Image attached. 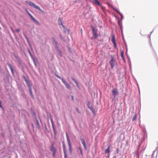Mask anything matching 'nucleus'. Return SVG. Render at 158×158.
Here are the masks:
<instances>
[{"label": "nucleus", "instance_id": "nucleus-1", "mask_svg": "<svg viewBox=\"0 0 158 158\" xmlns=\"http://www.w3.org/2000/svg\"><path fill=\"white\" fill-rule=\"evenodd\" d=\"M111 68L113 69L117 65V62L116 60L115 57L114 56H111L110 60L109 62Z\"/></svg>", "mask_w": 158, "mask_h": 158}, {"label": "nucleus", "instance_id": "nucleus-2", "mask_svg": "<svg viewBox=\"0 0 158 158\" xmlns=\"http://www.w3.org/2000/svg\"><path fill=\"white\" fill-rule=\"evenodd\" d=\"M26 2L30 6L32 7L35 9L38 10L43 13H44V11L41 9L40 8L39 6L36 5L33 2L31 1H26Z\"/></svg>", "mask_w": 158, "mask_h": 158}, {"label": "nucleus", "instance_id": "nucleus-3", "mask_svg": "<svg viewBox=\"0 0 158 158\" xmlns=\"http://www.w3.org/2000/svg\"><path fill=\"white\" fill-rule=\"evenodd\" d=\"M55 75L56 77L61 80L62 82L64 83L67 88L69 90L71 89V86L63 78H61L56 73L55 74Z\"/></svg>", "mask_w": 158, "mask_h": 158}, {"label": "nucleus", "instance_id": "nucleus-4", "mask_svg": "<svg viewBox=\"0 0 158 158\" xmlns=\"http://www.w3.org/2000/svg\"><path fill=\"white\" fill-rule=\"evenodd\" d=\"M66 136L67 141L68 143V144L69 147V150L70 152V154H72V145L71 144L70 140L69 139V136L68 135L67 133H66Z\"/></svg>", "mask_w": 158, "mask_h": 158}, {"label": "nucleus", "instance_id": "nucleus-5", "mask_svg": "<svg viewBox=\"0 0 158 158\" xmlns=\"http://www.w3.org/2000/svg\"><path fill=\"white\" fill-rule=\"evenodd\" d=\"M111 40L113 43L114 48L115 49H117L116 43V40L115 39V35L113 34H112L111 35Z\"/></svg>", "mask_w": 158, "mask_h": 158}, {"label": "nucleus", "instance_id": "nucleus-6", "mask_svg": "<svg viewBox=\"0 0 158 158\" xmlns=\"http://www.w3.org/2000/svg\"><path fill=\"white\" fill-rule=\"evenodd\" d=\"M92 33L94 35V38L96 39L98 38V35L97 34V32L98 31L97 29L94 28V27H92Z\"/></svg>", "mask_w": 158, "mask_h": 158}, {"label": "nucleus", "instance_id": "nucleus-7", "mask_svg": "<svg viewBox=\"0 0 158 158\" xmlns=\"http://www.w3.org/2000/svg\"><path fill=\"white\" fill-rule=\"evenodd\" d=\"M63 151H64V158H67V152H66V150L64 142H63Z\"/></svg>", "mask_w": 158, "mask_h": 158}, {"label": "nucleus", "instance_id": "nucleus-8", "mask_svg": "<svg viewBox=\"0 0 158 158\" xmlns=\"http://www.w3.org/2000/svg\"><path fill=\"white\" fill-rule=\"evenodd\" d=\"M81 141L82 144L83 145L84 149L85 150H86L87 147L86 145V143L85 141L84 140V139L82 138H81L80 139Z\"/></svg>", "mask_w": 158, "mask_h": 158}, {"label": "nucleus", "instance_id": "nucleus-9", "mask_svg": "<svg viewBox=\"0 0 158 158\" xmlns=\"http://www.w3.org/2000/svg\"><path fill=\"white\" fill-rule=\"evenodd\" d=\"M58 23L59 25H61L64 28H65L66 29V28L65 27V26H64L62 23V21L61 19L59 18V19L58 20Z\"/></svg>", "mask_w": 158, "mask_h": 158}, {"label": "nucleus", "instance_id": "nucleus-10", "mask_svg": "<svg viewBox=\"0 0 158 158\" xmlns=\"http://www.w3.org/2000/svg\"><path fill=\"white\" fill-rule=\"evenodd\" d=\"M112 94L114 95L115 96L118 94V91L116 89H114L112 90Z\"/></svg>", "mask_w": 158, "mask_h": 158}, {"label": "nucleus", "instance_id": "nucleus-11", "mask_svg": "<svg viewBox=\"0 0 158 158\" xmlns=\"http://www.w3.org/2000/svg\"><path fill=\"white\" fill-rule=\"evenodd\" d=\"M30 17H31V19L34 21L35 23L38 24H40L38 22V21L32 16V15L30 14L29 15Z\"/></svg>", "mask_w": 158, "mask_h": 158}, {"label": "nucleus", "instance_id": "nucleus-12", "mask_svg": "<svg viewBox=\"0 0 158 158\" xmlns=\"http://www.w3.org/2000/svg\"><path fill=\"white\" fill-rule=\"evenodd\" d=\"M30 17H31V19L34 21L35 23L38 24H40L38 22V21L32 16V15L30 14L29 15Z\"/></svg>", "mask_w": 158, "mask_h": 158}, {"label": "nucleus", "instance_id": "nucleus-13", "mask_svg": "<svg viewBox=\"0 0 158 158\" xmlns=\"http://www.w3.org/2000/svg\"><path fill=\"white\" fill-rule=\"evenodd\" d=\"M50 151L53 152H56V149L54 147V144H52L50 147Z\"/></svg>", "mask_w": 158, "mask_h": 158}, {"label": "nucleus", "instance_id": "nucleus-14", "mask_svg": "<svg viewBox=\"0 0 158 158\" xmlns=\"http://www.w3.org/2000/svg\"><path fill=\"white\" fill-rule=\"evenodd\" d=\"M14 56L19 64H21V61L19 57L18 56L15 55Z\"/></svg>", "mask_w": 158, "mask_h": 158}, {"label": "nucleus", "instance_id": "nucleus-15", "mask_svg": "<svg viewBox=\"0 0 158 158\" xmlns=\"http://www.w3.org/2000/svg\"><path fill=\"white\" fill-rule=\"evenodd\" d=\"M121 56L123 60L124 61V62H125V58L124 56V52L122 50H121Z\"/></svg>", "mask_w": 158, "mask_h": 158}, {"label": "nucleus", "instance_id": "nucleus-16", "mask_svg": "<svg viewBox=\"0 0 158 158\" xmlns=\"http://www.w3.org/2000/svg\"><path fill=\"white\" fill-rule=\"evenodd\" d=\"M8 66L9 67L12 73L13 74H14V72L13 68L12 67V66L10 64H9V63L8 64Z\"/></svg>", "mask_w": 158, "mask_h": 158}, {"label": "nucleus", "instance_id": "nucleus-17", "mask_svg": "<svg viewBox=\"0 0 158 158\" xmlns=\"http://www.w3.org/2000/svg\"><path fill=\"white\" fill-rule=\"evenodd\" d=\"M89 108L90 109L91 111L92 112L94 115H95V112L94 111V109L93 107L92 106L90 107H89Z\"/></svg>", "mask_w": 158, "mask_h": 158}, {"label": "nucleus", "instance_id": "nucleus-18", "mask_svg": "<svg viewBox=\"0 0 158 158\" xmlns=\"http://www.w3.org/2000/svg\"><path fill=\"white\" fill-rule=\"evenodd\" d=\"M26 84H27V86H28L29 89L31 88V85L30 84V81L29 80H28L27 81H26Z\"/></svg>", "mask_w": 158, "mask_h": 158}, {"label": "nucleus", "instance_id": "nucleus-19", "mask_svg": "<svg viewBox=\"0 0 158 158\" xmlns=\"http://www.w3.org/2000/svg\"><path fill=\"white\" fill-rule=\"evenodd\" d=\"M94 2L96 4L98 5L99 6H101L100 3L98 0H94Z\"/></svg>", "mask_w": 158, "mask_h": 158}, {"label": "nucleus", "instance_id": "nucleus-20", "mask_svg": "<svg viewBox=\"0 0 158 158\" xmlns=\"http://www.w3.org/2000/svg\"><path fill=\"white\" fill-rule=\"evenodd\" d=\"M57 53H58L60 57H62V53L61 51L59 49L56 51Z\"/></svg>", "mask_w": 158, "mask_h": 158}, {"label": "nucleus", "instance_id": "nucleus-21", "mask_svg": "<svg viewBox=\"0 0 158 158\" xmlns=\"http://www.w3.org/2000/svg\"><path fill=\"white\" fill-rule=\"evenodd\" d=\"M29 92H30V95H31V97L32 98H34V96L32 94V89H31V88H29Z\"/></svg>", "mask_w": 158, "mask_h": 158}, {"label": "nucleus", "instance_id": "nucleus-22", "mask_svg": "<svg viewBox=\"0 0 158 158\" xmlns=\"http://www.w3.org/2000/svg\"><path fill=\"white\" fill-rule=\"evenodd\" d=\"M36 124H37L38 127V128H40V123H39V121L36 118Z\"/></svg>", "mask_w": 158, "mask_h": 158}, {"label": "nucleus", "instance_id": "nucleus-23", "mask_svg": "<svg viewBox=\"0 0 158 158\" xmlns=\"http://www.w3.org/2000/svg\"><path fill=\"white\" fill-rule=\"evenodd\" d=\"M64 31L65 33L69 34V29H68L67 28L66 29L65 28H64Z\"/></svg>", "mask_w": 158, "mask_h": 158}, {"label": "nucleus", "instance_id": "nucleus-24", "mask_svg": "<svg viewBox=\"0 0 158 158\" xmlns=\"http://www.w3.org/2000/svg\"><path fill=\"white\" fill-rule=\"evenodd\" d=\"M55 48L56 49V51L57 50H59V45L58 43H57V44H55Z\"/></svg>", "mask_w": 158, "mask_h": 158}, {"label": "nucleus", "instance_id": "nucleus-25", "mask_svg": "<svg viewBox=\"0 0 158 158\" xmlns=\"http://www.w3.org/2000/svg\"><path fill=\"white\" fill-rule=\"evenodd\" d=\"M137 118V114H135V115L134 116L133 119H132V121L134 122L135 121Z\"/></svg>", "mask_w": 158, "mask_h": 158}, {"label": "nucleus", "instance_id": "nucleus-26", "mask_svg": "<svg viewBox=\"0 0 158 158\" xmlns=\"http://www.w3.org/2000/svg\"><path fill=\"white\" fill-rule=\"evenodd\" d=\"M52 41H53V43L55 44H57V43H58L56 41V39H55V38H52Z\"/></svg>", "mask_w": 158, "mask_h": 158}, {"label": "nucleus", "instance_id": "nucleus-27", "mask_svg": "<svg viewBox=\"0 0 158 158\" xmlns=\"http://www.w3.org/2000/svg\"><path fill=\"white\" fill-rule=\"evenodd\" d=\"M113 8V9L114 10H115L119 14H120V15H121V14L120 13V12L118 11V10L116 8L114 7H113V6H111Z\"/></svg>", "mask_w": 158, "mask_h": 158}, {"label": "nucleus", "instance_id": "nucleus-28", "mask_svg": "<svg viewBox=\"0 0 158 158\" xmlns=\"http://www.w3.org/2000/svg\"><path fill=\"white\" fill-rule=\"evenodd\" d=\"M71 78L72 80H73L75 83H76L77 82L76 81L75 79L73 77H71Z\"/></svg>", "mask_w": 158, "mask_h": 158}, {"label": "nucleus", "instance_id": "nucleus-29", "mask_svg": "<svg viewBox=\"0 0 158 158\" xmlns=\"http://www.w3.org/2000/svg\"><path fill=\"white\" fill-rule=\"evenodd\" d=\"M71 78L72 80H73L75 83H76L77 82L76 81L75 79L73 77H71Z\"/></svg>", "mask_w": 158, "mask_h": 158}, {"label": "nucleus", "instance_id": "nucleus-30", "mask_svg": "<svg viewBox=\"0 0 158 158\" xmlns=\"http://www.w3.org/2000/svg\"><path fill=\"white\" fill-rule=\"evenodd\" d=\"M23 78L25 82L28 80L27 78H26L24 75H23Z\"/></svg>", "mask_w": 158, "mask_h": 158}, {"label": "nucleus", "instance_id": "nucleus-31", "mask_svg": "<svg viewBox=\"0 0 158 158\" xmlns=\"http://www.w3.org/2000/svg\"><path fill=\"white\" fill-rule=\"evenodd\" d=\"M52 127L53 128V129L54 133V134H55L56 133V131H55V128L54 127V125H52Z\"/></svg>", "mask_w": 158, "mask_h": 158}, {"label": "nucleus", "instance_id": "nucleus-32", "mask_svg": "<svg viewBox=\"0 0 158 158\" xmlns=\"http://www.w3.org/2000/svg\"><path fill=\"white\" fill-rule=\"evenodd\" d=\"M87 106L89 108V107H91L92 106L90 105V103L89 102H88L87 103Z\"/></svg>", "mask_w": 158, "mask_h": 158}, {"label": "nucleus", "instance_id": "nucleus-33", "mask_svg": "<svg viewBox=\"0 0 158 158\" xmlns=\"http://www.w3.org/2000/svg\"><path fill=\"white\" fill-rule=\"evenodd\" d=\"M106 153H109V146L105 150Z\"/></svg>", "mask_w": 158, "mask_h": 158}, {"label": "nucleus", "instance_id": "nucleus-34", "mask_svg": "<svg viewBox=\"0 0 158 158\" xmlns=\"http://www.w3.org/2000/svg\"><path fill=\"white\" fill-rule=\"evenodd\" d=\"M76 109L77 110V112L79 113V114H81V111H80V110H79V109L77 108H76Z\"/></svg>", "mask_w": 158, "mask_h": 158}, {"label": "nucleus", "instance_id": "nucleus-35", "mask_svg": "<svg viewBox=\"0 0 158 158\" xmlns=\"http://www.w3.org/2000/svg\"><path fill=\"white\" fill-rule=\"evenodd\" d=\"M50 120H51V121L52 125H54L52 119V118H51Z\"/></svg>", "mask_w": 158, "mask_h": 158}, {"label": "nucleus", "instance_id": "nucleus-36", "mask_svg": "<svg viewBox=\"0 0 158 158\" xmlns=\"http://www.w3.org/2000/svg\"><path fill=\"white\" fill-rule=\"evenodd\" d=\"M1 104H2V102L1 101V100H0V108H2V109H3V108L1 105Z\"/></svg>", "mask_w": 158, "mask_h": 158}, {"label": "nucleus", "instance_id": "nucleus-37", "mask_svg": "<svg viewBox=\"0 0 158 158\" xmlns=\"http://www.w3.org/2000/svg\"><path fill=\"white\" fill-rule=\"evenodd\" d=\"M79 150H80L81 154V155H82V152L81 149L80 148H79Z\"/></svg>", "mask_w": 158, "mask_h": 158}, {"label": "nucleus", "instance_id": "nucleus-38", "mask_svg": "<svg viewBox=\"0 0 158 158\" xmlns=\"http://www.w3.org/2000/svg\"><path fill=\"white\" fill-rule=\"evenodd\" d=\"M56 152H53V153L52 156L54 157H55Z\"/></svg>", "mask_w": 158, "mask_h": 158}, {"label": "nucleus", "instance_id": "nucleus-39", "mask_svg": "<svg viewBox=\"0 0 158 158\" xmlns=\"http://www.w3.org/2000/svg\"><path fill=\"white\" fill-rule=\"evenodd\" d=\"M76 85H77V87L78 88H79V84L78 83V82H77L76 83Z\"/></svg>", "mask_w": 158, "mask_h": 158}, {"label": "nucleus", "instance_id": "nucleus-40", "mask_svg": "<svg viewBox=\"0 0 158 158\" xmlns=\"http://www.w3.org/2000/svg\"><path fill=\"white\" fill-rule=\"evenodd\" d=\"M20 30L19 29H17L16 30V31L17 32H19V31Z\"/></svg>", "mask_w": 158, "mask_h": 158}, {"label": "nucleus", "instance_id": "nucleus-41", "mask_svg": "<svg viewBox=\"0 0 158 158\" xmlns=\"http://www.w3.org/2000/svg\"><path fill=\"white\" fill-rule=\"evenodd\" d=\"M25 38H26V40L29 43V40L28 38L26 36H25Z\"/></svg>", "mask_w": 158, "mask_h": 158}, {"label": "nucleus", "instance_id": "nucleus-42", "mask_svg": "<svg viewBox=\"0 0 158 158\" xmlns=\"http://www.w3.org/2000/svg\"><path fill=\"white\" fill-rule=\"evenodd\" d=\"M26 11L28 15H29L30 14V13L28 11V10H26Z\"/></svg>", "mask_w": 158, "mask_h": 158}, {"label": "nucleus", "instance_id": "nucleus-43", "mask_svg": "<svg viewBox=\"0 0 158 158\" xmlns=\"http://www.w3.org/2000/svg\"><path fill=\"white\" fill-rule=\"evenodd\" d=\"M60 38L61 39H63V36L61 34H60Z\"/></svg>", "mask_w": 158, "mask_h": 158}, {"label": "nucleus", "instance_id": "nucleus-44", "mask_svg": "<svg viewBox=\"0 0 158 158\" xmlns=\"http://www.w3.org/2000/svg\"><path fill=\"white\" fill-rule=\"evenodd\" d=\"M31 126L32 127L33 129H34V126L33 124L32 123H31Z\"/></svg>", "mask_w": 158, "mask_h": 158}, {"label": "nucleus", "instance_id": "nucleus-45", "mask_svg": "<svg viewBox=\"0 0 158 158\" xmlns=\"http://www.w3.org/2000/svg\"><path fill=\"white\" fill-rule=\"evenodd\" d=\"M29 54H30V56H32V54H31V52H30V51L29 50Z\"/></svg>", "mask_w": 158, "mask_h": 158}, {"label": "nucleus", "instance_id": "nucleus-46", "mask_svg": "<svg viewBox=\"0 0 158 158\" xmlns=\"http://www.w3.org/2000/svg\"><path fill=\"white\" fill-rule=\"evenodd\" d=\"M137 155L138 157V158H139V153H137Z\"/></svg>", "mask_w": 158, "mask_h": 158}, {"label": "nucleus", "instance_id": "nucleus-47", "mask_svg": "<svg viewBox=\"0 0 158 158\" xmlns=\"http://www.w3.org/2000/svg\"><path fill=\"white\" fill-rule=\"evenodd\" d=\"M71 98H72V99H73L74 98V97H73V95L71 96Z\"/></svg>", "mask_w": 158, "mask_h": 158}, {"label": "nucleus", "instance_id": "nucleus-48", "mask_svg": "<svg viewBox=\"0 0 158 158\" xmlns=\"http://www.w3.org/2000/svg\"><path fill=\"white\" fill-rule=\"evenodd\" d=\"M150 46H151L152 48V44H151V43H150Z\"/></svg>", "mask_w": 158, "mask_h": 158}, {"label": "nucleus", "instance_id": "nucleus-49", "mask_svg": "<svg viewBox=\"0 0 158 158\" xmlns=\"http://www.w3.org/2000/svg\"><path fill=\"white\" fill-rule=\"evenodd\" d=\"M69 51L70 52H71V51L70 50V48H69Z\"/></svg>", "mask_w": 158, "mask_h": 158}, {"label": "nucleus", "instance_id": "nucleus-50", "mask_svg": "<svg viewBox=\"0 0 158 158\" xmlns=\"http://www.w3.org/2000/svg\"><path fill=\"white\" fill-rule=\"evenodd\" d=\"M117 153H118V149H117Z\"/></svg>", "mask_w": 158, "mask_h": 158}, {"label": "nucleus", "instance_id": "nucleus-51", "mask_svg": "<svg viewBox=\"0 0 158 158\" xmlns=\"http://www.w3.org/2000/svg\"><path fill=\"white\" fill-rule=\"evenodd\" d=\"M0 29H1V28L0 27Z\"/></svg>", "mask_w": 158, "mask_h": 158}]
</instances>
